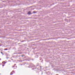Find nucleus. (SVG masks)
I'll return each instance as SVG.
<instances>
[{"mask_svg": "<svg viewBox=\"0 0 75 75\" xmlns=\"http://www.w3.org/2000/svg\"><path fill=\"white\" fill-rule=\"evenodd\" d=\"M14 73V71H13L10 74V75H13Z\"/></svg>", "mask_w": 75, "mask_h": 75, "instance_id": "obj_1", "label": "nucleus"}, {"mask_svg": "<svg viewBox=\"0 0 75 75\" xmlns=\"http://www.w3.org/2000/svg\"><path fill=\"white\" fill-rule=\"evenodd\" d=\"M2 63L3 64H6V63H7V62L3 61L2 62Z\"/></svg>", "mask_w": 75, "mask_h": 75, "instance_id": "obj_2", "label": "nucleus"}, {"mask_svg": "<svg viewBox=\"0 0 75 75\" xmlns=\"http://www.w3.org/2000/svg\"><path fill=\"white\" fill-rule=\"evenodd\" d=\"M28 14H31V11H29V12H28Z\"/></svg>", "mask_w": 75, "mask_h": 75, "instance_id": "obj_3", "label": "nucleus"}, {"mask_svg": "<svg viewBox=\"0 0 75 75\" xmlns=\"http://www.w3.org/2000/svg\"><path fill=\"white\" fill-rule=\"evenodd\" d=\"M4 50H7V49H4Z\"/></svg>", "mask_w": 75, "mask_h": 75, "instance_id": "obj_4", "label": "nucleus"}, {"mask_svg": "<svg viewBox=\"0 0 75 75\" xmlns=\"http://www.w3.org/2000/svg\"><path fill=\"white\" fill-rule=\"evenodd\" d=\"M14 66H13V68H14Z\"/></svg>", "mask_w": 75, "mask_h": 75, "instance_id": "obj_5", "label": "nucleus"}, {"mask_svg": "<svg viewBox=\"0 0 75 75\" xmlns=\"http://www.w3.org/2000/svg\"><path fill=\"white\" fill-rule=\"evenodd\" d=\"M0 65H1V63H0Z\"/></svg>", "mask_w": 75, "mask_h": 75, "instance_id": "obj_6", "label": "nucleus"}, {"mask_svg": "<svg viewBox=\"0 0 75 75\" xmlns=\"http://www.w3.org/2000/svg\"><path fill=\"white\" fill-rule=\"evenodd\" d=\"M0 60H1V59H0Z\"/></svg>", "mask_w": 75, "mask_h": 75, "instance_id": "obj_7", "label": "nucleus"}, {"mask_svg": "<svg viewBox=\"0 0 75 75\" xmlns=\"http://www.w3.org/2000/svg\"><path fill=\"white\" fill-rule=\"evenodd\" d=\"M16 65V64H15L14 65Z\"/></svg>", "mask_w": 75, "mask_h": 75, "instance_id": "obj_8", "label": "nucleus"}, {"mask_svg": "<svg viewBox=\"0 0 75 75\" xmlns=\"http://www.w3.org/2000/svg\"><path fill=\"white\" fill-rule=\"evenodd\" d=\"M22 57H23V56H22Z\"/></svg>", "mask_w": 75, "mask_h": 75, "instance_id": "obj_9", "label": "nucleus"}, {"mask_svg": "<svg viewBox=\"0 0 75 75\" xmlns=\"http://www.w3.org/2000/svg\"><path fill=\"white\" fill-rule=\"evenodd\" d=\"M34 13H35V12H34Z\"/></svg>", "mask_w": 75, "mask_h": 75, "instance_id": "obj_10", "label": "nucleus"}, {"mask_svg": "<svg viewBox=\"0 0 75 75\" xmlns=\"http://www.w3.org/2000/svg\"><path fill=\"white\" fill-rule=\"evenodd\" d=\"M1 53H2V52H1Z\"/></svg>", "mask_w": 75, "mask_h": 75, "instance_id": "obj_11", "label": "nucleus"}, {"mask_svg": "<svg viewBox=\"0 0 75 75\" xmlns=\"http://www.w3.org/2000/svg\"><path fill=\"white\" fill-rule=\"evenodd\" d=\"M57 75H58L57 74Z\"/></svg>", "mask_w": 75, "mask_h": 75, "instance_id": "obj_12", "label": "nucleus"}]
</instances>
